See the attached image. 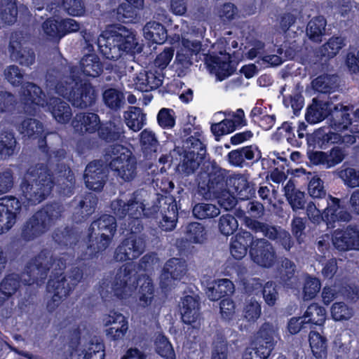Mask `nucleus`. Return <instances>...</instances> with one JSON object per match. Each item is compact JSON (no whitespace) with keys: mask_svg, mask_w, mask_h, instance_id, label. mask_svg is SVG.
Wrapping results in <instances>:
<instances>
[{"mask_svg":"<svg viewBox=\"0 0 359 359\" xmlns=\"http://www.w3.org/2000/svg\"><path fill=\"white\" fill-rule=\"evenodd\" d=\"M187 265L184 261L172 258L167 261L160 276V285L167 289L175 285V280H181L186 274Z\"/></svg>","mask_w":359,"mask_h":359,"instance_id":"f3484780","label":"nucleus"},{"mask_svg":"<svg viewBox=\"0 0 359 359\" xmlns=\"http://www.w3.org/2000/svg\"><path fill=\"white\" fill-rule=\"evenodd\" d=\"M249 253L253 262L264 268L271 267L276 261L272 245L265 239L253 241Z\"/></svg>","mask_w":359,"mask_h":359,"instance_id":"ddd939ff","label":"nucleus"},{"mask_svg":"<svg viewBox=\"0 0 359 359\" xmlns=\"http://www.w3.org/2000/svg\"><path fill=\"white\" fill-rule=\"evenodd\" d=\"M187 238L194 243H203L207 239L205 227L198 222H192L187 226Z\"/></svg>","mask_w":359,"mask_h":359,"instance_id":"de8ad7c7","label":"nucleus"},{"mask_svg":"<svg viewBox=\"0 0 359 359\" xmlns=\"http://www.w3.org/2000/svg\"><path fill=\"white\" fill-rule=\"evenodd\" d=\"M182 47L177 50L176 60L182 63L190 62V58L194 54H197L201 48L198 41L190 40L187 38V34H182Z\"/></svg>","mask_w":359,"mask_h":359,"instance_id":"c756f323","label":"nucleus"},{"mask_svg":"<svg viewBox=\"0 0 359 359\" xmlns=\"http://www.w3.org/2000/svg\"><path fill=\"white\" fill-rule=\"evenodd\" d=\"M285 195L291 205L292 210L296 211L304 208L305 195L304 193L297 190L292 181H288L284 187Z\"/></svg>","mask_w":359,"mask_h":359,"instance_id":"58836bf2","label":"nucleus"},{"mask_svg":"<svg viewBox=\"0 0 359 359\" xmlns=\"http://www.w3.org/2000/svg\"><path fill=\"white\" fill-rule=\"evenodd\" d=\"M9 52L12 59L18 61L22 65L28 67L34 62V53L25 46L24 36L20 33L12 35Z\"/></svg>","mask_w":359,"mask_h":359,"instance_id":"4be33fe9","label":"nucleus"},{"mask_svg":"<svg viewBox=\"0 0 359 359\" xmlns=\"http://www.w3.org/2000/svg\"><path fill=\"white\" fill-rule=\"evenodd\" d=\"M189 150L183 156V161L179 165L178 169L185 174L193 172L204 158L206 150L202 140L199 138L190 137L187 142Z\"/></svg>","mask_w":359,"mask_h":359,"instance_id":"f8f14e48","label":"nucleus"},{"mask_svg":"<svg viewBox=\"0 0 359 359\" xmlns=\"http://www.w3.org/2000/svg\"><path fill=\"white\" fill-rule=\"evenodd\" d=\"M320 283L318 278L308 276L304 285V299L309 300L316 297L320 289Z\"/></svg>","mask_w":359,"mask_h":359,"instance_id":"052dcab7","label":"nucleus"},{"mask_svg":"<svg viewBox=\"0 0 359 359\" xmlns=\"http://www.w3.org/2000/svg\"><path fill=\"white\" fill-rule=\"evenodd\" d=\"M228 185L229 189L233 190L241 200L248 199L252 194L248 178L244 175H234L231 177Z\"/></svg>","mask_w":359,"mask_h":359,"instance_id":"2f4dec72","label":"nucleus"},{"mask_svg":"<svg viewBox=\"0 0 359 359\" xmlns=\"http://www.w3.org/2000/svg\"><path fill=\"white\" fill-rule=\"evenodd\" d=\"M137 196L138 195H135L133 199L128 201L127 204L121 200L113 201L111 208L114 213L119 217L123 218L128 216V220L131 219L137 220L142 215L150 217L157 212V207H154L152 210L149 208L145 209L143 203L137 198Z\"/></svg>","mask_w":359,"mask_h":359,"instance_id":"9b49d317","label":"nucleus"},{"mask_svg":"<svg viewBox=\"0 0 359 359\" xmlns=\"http://www.w3.org/2000/svg\"><path fill=\"white\" fill-rule=\"evenodd\" d=\"M326 154V168H330L340 163L345 157V152L339 147H335Z\"/></svg>","mask_w":359,"mask_h":359,"instance_id":"0e129e2a","label":"nucleus"},{"mask_svg":"<svg viewBox=\"0 0 359 359\" xmlns=\"http://www.w3.org/2000/svg\"><path fill=\"white\" fill-rule=\"evenodd\" d=\"M339 202L337 198L329 197L327 208L323 212L324 222L327 228L334 227L337 223L348 222L351 219V215L341 207Z\"/></svg>","mask_w":359,"mask_h":359,"instance_id":"b1692460","label":"nucleus"},{"mask_svg":"<svg viewBox=\"0 0 359 359\" xmlns=\"http://www.w3.org/2000/svg\"><path fill=\"white\" fill-rule=\"evenodd\" d=\"M220 57L214 56L209 64L211 72L215 74L219 81H222L229 76L233 72L230 64V55L225 51H219Z\"/></svg>","mask_w":359,"mask_h":359,"instance_id":"bb28decb","label":"nucleus"},{"mask_svg":"<svg viewBox=\"0 0 359 359\" xmlns=\"http://www.w3.org/2000/svg\"><path fill=\"white\" fill-rule=\"evenodd\" d=\"M180 311L184 323H195L198 317V302L196 298L190 295L185 296L182 299Z\"/></svg>","mask_w":359,"mask_h":359,"instance_id":"7c9ffc66","label":"nucleus"},{"mask_svg":"<svg viewBox=\"0 0 359 359\" xmlns=\"http://www.w3.org/2000/svg\"><path fill=\"white\" fill-rule=\"evenodd\" d=\"M20 285L18 276L11 274L6 276L0 284V306L15 292Z\"/></svg>","mask_w":359,"mask_h":359,"instance_id":"37998d69","label":"nucleus"},{"mask_svg":"<svg viewBox=\"0 0 359 359\" xmlns=\"http://www.w3.org/2000/svg\"><path fill=\"white\" fill-rule=\"evenodd\" d=\"M115 219L110 215H104L91 224L90 237L93 238V234H97L100 235L102 238V244L98 246L99 249H106L108 247L115 232Z\"/></svg>","mask_w":359,"mask_h":359,"instance_id":"412c9836","label":"nucleus"},{"mask_svg":"<svg viewBox=\"0 0 359 359\" xmlns=\"http://www.w3.org/2000/svg\"><path fill=\"white\" fill-rule=\"evenodd\" d=\"M303 318L306 323L322 325L326 320V310L317 304H312L308 306Z\"/></svg>","mask_w":359,"mask_h":359,"instance_id":"79ce46f5","label":"nucleus"},{"mask_svg":"<svg viewBox=\"0 0 359 359\" xmlns=\"http://www.w3.org/2000/svg\"><path fill=\"white\" fill-rule=\"evenodd\" d=\"M104 344L97 339H93L83 346L78 359H104Z\"/></svg>","mask_w":359,"mask_h":359,"instance_id":"a19ab883","label":"nucleus"},{"mask_svg":"<svg viewBox=\"0 0 359 359\" xmlns=\"http://www.w3.org/2000/svg\"><path fill=\"white\" fill-rule=\"evenodd\" d=\"M245 224L248 228L254 230L255 232H262L269 239L275 240L277 243H280L285 249H290L292 246L291 238L287 231L282 229L270 226L267 224L251 219H247L245 220Z\"/></svg>","mask_w":359,"mask_h":359,"instance_id":"a211bd4d","label":"nucleus"},{"mask_svg":"<svg viewBox=\"0 0 359 359\" xmlns=\"http://www.w3.org/2000/svg\"><path fill=\"white\" fill-rule=\"evenodd\" d=\"M50 259L51 257L48 253H41L27 266L26 272L21 277L22 281L28 285L34 282L39 283L40 280L45 278L47 270L50 269L48 265Z\"/></svg>","mask_w":359,"mask_h":359,"instance_id":"6ab92c4d","label":"nucleus"},{"mask_svg":"<svg viewBox=\"0 0 359 359\" xmlns=\"http://www.w3.org/2000/svg\"><path fill=\"white\" fill-rule=\"evenodd\" d=\"M337 77L330 75H323L317 77L312 81L314 90L320 93H329L334 87Z\"/></svg>","mask_w":359,"mask_h":359,"instance_id":"603ef678","label":"nucleus"},{"mask_svg":"<svg viewBox=\"0 0 359 359\" xmlns=\"http://www.w3.org/2000/svg\"><path fill=\"white\" fill-rule=\"evenodd\" d=\"M104 332L107 337L112 340L122 339L128 329L127 318L121 313L112 311L104 315L102 320Z\"/></svg>","mask_w":359,"mask_h":359,"instance_id":"dca6fc26","label":"nucleus"},{"mask_svg":"<svg viewBox=\"0 0 359 359\" xmlns=\"http://www.w3.org/2000/svg\"><path fill=\"white\" fill-rule=\"evenodd\" d=\"M177 219V210L176 204L174 202H170L168 208V214L163 216L161 222L162 228L165 231H171L176 226Z\"/></svg>","mask_w":359,"mask_h":359,"instance_id":"4d7b16f0","label":"nucleus"},{"mask_svg":"<svg viewBox=\"0 0 359 359\" xmlns=\"http://www.w3.org/2000/svg\"><path fill=\"white\" fill-rule=\"evenodd\" d=\"M238 224L236 218L230 214L223 215L219 220L218 227L222 234L229 236L237 229Z\"/></svg>","mask_w":359,"mask_h":359,"instance_id":"864d4df0","label":"nucleus"},{"mask_svg":"<svg viewBox=\"0 0 359 359\" xmlns=\"http://www.w3.org/2000/svg\"><path fill=\"white\" fill-rule=\"evenodd\" d=\"M111 156H114L110 162V168L117 176L124 181H130L136 176V160L130 151L119 145L113 144Z\"/></svg>","mask_w":359,"mask_h":359,"instance_id":"1a4fd4ad","label":"nucleus"},{"mask_svg":"<svg viewBox=\"0 0 359 359\" xmlns=\"http://www.w3.org/2000/svg\"><path fill=\"white\" fill-rule=\"evenodd\" d=\"M137 285V309L147 311L154 309L156 300L152 280L147 276H143L137 280L132 263L126 264L119 269L112 284L111 290L118 299L127 300L132 297Z\"/></svg>","mask_w":359,"mask_h":359,"instance_id":"f257e3e1","label":"nucleus"},{"mask_svg":"<svg viewBox=\"0 0 359 359\" xmlns=\"http://www.w3.org/2000/svg\"><path fill=\"white\" fill-rule=\"evenodd\" d=\"M332 243L339 250H359V230L348 227L345 230L337 229L332 236Z\"/></svg>","mask_w":359,"mask_h":359,"instance_id":"5701e85b","label":"nucleus"},{"mask_svg":"<svg viewBox=\"0 0 359 359\" xmlns=\"http://www.w3.org/2000/svg\"><path fill=\"white\" fill-rule=\"evenodd\" d=\"M117 9V18L130 22L137 15V10L143 6V0H124Z\"/></svg>","mask_w":359,"mask_h":359,"instance_id":"473e14b6","label":"nucleus"},{"mask_svg":"<svg viewBox=\"0 0 359 359\" xmlns=\"http://www.w3.org/2000/svg\"><path fill=\"white\" fill-rule=\"evenodd\" d=\"M234 291V285L229 279H220L213 284L212 287H208L207 295L212 301H216L222 297L232 294Z\"/></svg>","mask_w":359,"mask_h":359,"instance_id":"f704fd0d","label":"nucleus"},{"mask_svg":"<svg viewBox=\"0 0 359 359\" xmlns=\"http://www.w3.org/2000/svg\"><path fill=\"white\" fill-rule=\"evenodd\" d=\"M62 7L72 16H82L85 13V6L81 0H62Z\"/></svg>","mask_w":359,"mask_h":359,"instance_id":"680f3d73","label":"nucleus"},{"mask_svg":"<svg viewBox=\"0 0 359 359\" xmlns=\"http://www.w3.org/2000/svg\"><path fill=\"white\" fill-rule=\"evenodd\" d=\"M252 237L250 232L241 231L231 238L230 252L236 259H241L247 254L248 244H252Z\"/></svg>","mask_w":359,"mask_h":359,"instance_id":"cd10ccee","label":"nucleus"},{"mask_svg":"<svg viewBox=\"0 0 359 359\" xmlns=\"http://www.w3.org/2000/svg\"><path fill=\"white\" fill-rule=\"evenodd\" d=\"M53 186V181L46 166L38 164L30 167L24 175L20 187L22 191L21 201L27 205L36 204L49 194Z\"/></svg>","mask_w":359,"mask_h":359,"instance_id":"20e7f679","label":"nucleus"},{"mask_svg":"<svg viewBox=\"0 0 359 359\" xmlns=\"http://www.w3.org/2000/svg\"><path fill=\"white\" fill-rule=\"evenodd\" d=\"M235 130L233 121L229 118H224L219 123L212 124L211 126V131L217 137L229 134Z\"/></svg>","mask_w":359,"mask_h":359,"instance_id":"e2e57ef3","label":"nucleus"},{"mask_svg":"<svg viewBox=\"0 0 359 359\" xmlns=\"http://www.w3.org/2000/svg\"><path fill=\"white\" fill-rule=\"evenodd\" d=\"M344 45L343 38L332 37L323 46L321 49L322 55L327 57H332L339 53Z\"/></svg>","mask_w":359,"mask_h":359,"instance_id":"5fc2aeb1","label":"nucleus"},{"mask_svg":"<svg viewBox=\"0 0 359 359\" xmlns=\"http://www.w3.org/2000/svg\"><path fill=\"white\" fill-rule=\"evenodd\" d=\"M156 351L166 359H175V355L172 345L163 335H158L156 339Z\"/></svg>","mask_w":359,"mask_h":359,"instance_id":"6e6d98bb","label":"nucleus"},{"mask_svg":"<svg viewBox=\"0 0 359 359\" xmlns=\"http://www.w3.org/2000/svg\"><path fill=\"white\" fill-rule=\"evenodd\" d=\"M220 213L219 209L213 204L200 203L193 208V215L199 219L213 218Z\"/></svg>","mask_w":359,"mask_h":359,"instance_id":"49530a36","label":"nucleus"},{"mask_svg":"<svg viewBox=\"0 0 359 359\" xmlns=\"http://www.w3.org/2000/svg\"><path fill=\"white\" fill-rule=\"evenodd\" d=\"M51 209L41 210L36 212L27 222L22 231V236L25 240H31L45 231L53 217H56Z\"/></svg>","mask_w":359,"mask_h":359,"instance_id":"2eb2a0df","label":"nucleus"},{"mask_svg":"<svg viewBox=\"0 0 359 359\" xmlns=\"http://www.w3.org/2000/svg\"><path fill=\"white\" fill-rule=\"evenodd\" d=\"M102 72V67L98 57L94 54L90 53L84 56L79 62V65L72 69L71 74L72 79H76L80 81L79 73H82L84 76L96 77Z\"/></svg>","mask_w":359,"mask_h":359,"instance_id":"393cba45","label":"nucleus"},{"mask_svg":"<svg viewBox=\"0 0 359 359\" xmlns=\"http://www.w3.org/2000/svg\"><path fill=\"white\" fill-rule=\"evenodd\" d=\"M100 52L109 60H117L123 53H140L142 46L133 32L125 27H111L104 31L97 39Z\"/></svg>","mask_w":359,"mask_h":359,"instance_id":"7ed1b4c3","label":"nucleus"},{"mask_svg":"<svg viewBox=\"0 0 359 359\" xmlns=\"http://www.w3.org/2000/svg\"><path fill=\"white\" fill-rule=\"evenodd\" d=\"M351 127L349 128V131L351 133V135L348 134H344L341 135L338 133L329 131L327 133L325 134L324 140L325 141H327V142L330 143H344L346 144H352L355 142V138H359V128L358 126L356 125H350ZM346 129H344L346 130ZM339 132L338 130H337ZM341 130V132H343Z\"/></svg>","mask_w":359,"mask_h":359,"instance_id":"4c0bfd02","label":"nucleus"},{"mask_svg":"<svg viewBox=\"0 0 359 359\" xmlns=\"http://www.w3.org/2000/svg\"><path fill=\"white\" fill-rule=\"evenodd\" d=\"M350 107L338 104L333 105L327 102H318L313 99L312 104L308 108L305 117L312 124L323 120L328 114L332 116L331 127L334 130L341 131L346 129L350 123L348 111Z\"/></svg>","mask_w":359,"mask_h":359,"instance_id":"423d86ee","label":"nucleus"},{"mask_svg":"<svg viewBox=\"0 0 359 359\" xmlns=\"http://www.w3.org/2000/svg\"><path fill=\"white\" fill-rule=\"evenodd\" d=\"M326 20L322 16L312 19L307 26V35L313 41L319 42L325 32Z\"/></svg>","mask_w":359,"mask_h":359,"instance_id":"c03bdc74","label":"nucleus"},{"mask_svg":"<svg viewBox=\"0 0 359 359\" xmlns=\"http://www.w3.org/2000/svg\"><path fill=\"white\" fill-rule=\"evenodd\" d=\"M105 177L104 168L99 161L91 162L87 165L84 180L88 189L95 191L100 190L104 185Z\"/></svg>","mask_w":359,"mask_h":359,"instance_id":"a878e982","label":"nucleus"},{"mask_svg":"<svg viewBox=\"0 0 359 359\" xmlns=\"http://www.w3.org/2000/svg\"><path fill=\"white\" fill-rule=\"evenodd\" d=\"M339 175L346 186L352 188L359 187V170L347 168L341 170Z\"/></svg>","mask_w":359,"mask_h":359,"instance_id":"bf43d9fd","label":"nucleus"},{"mask_svg":"<svg viewBox=\"0 0 359 359\" xmlns=\"http://www.w3.org/2000/svg\"><path fill=\"white\" fill-rule=\"evenodd\" d=\"M144 248V239L133 233L116 248L114 258L118 262L133 260L143 253Z\"/></svg>","mask_w":359,"mask_h":359,"instance_id":"4468645a","label":"nucleus"},{"mask_svg":"<svg viewBox=\"0 0 359 359\" xmlns=\"http://www.w3.org/2000/svg\"><path fill=\"white\" fill-rule=\"evenodd\" d=\"M15 142L12 133L4 132L0 134V156L1 158H6L13 154Z\"/></svg>","mask_w":359,"mask_h":359,"instance_id":"8fccbe9b","label":"nucleus"},{"mask_svg":"<svg viewBox=\"0 0 359 359\" xmlns=\"http://www.w3.org/2000/svg\"><path fill=\"white\" fill-rule=\"evenodd\" d=\"M55 94L68 99L76 107L86 108L95 101V90L82 79L64 78L54 86Z\"/></svg>","mask_w":359,"mask_h":359,"instance_id":"0eeeda50","label":"nucleus"},{"mask_svg":"<svg viewBox=\"0 0 359 359\" xmlns=\"http://www.w3.org/2000/svg\"><path fill=\"white\" fill-rule=\"evenodd\" d=\"M53 86L50 82L48 84V95L51 96L48 102L39 87L32 83H27L22 86L21 100L25 104V111L27 114H35L38 108L47 106L54 119L59 123L65 124L72 118V109L67 103L53 97L55 93L54 88H52Z\"/></svg>","mask_w":359,"mask_h":359,"instance_id":"f03ea898","label":"nucleus"},{"mask_svg":"<svg viewBox=\"0 0 359 359\" xmlns=\"http://www.w3.org/2000/svg\"><path fill=\"white\" fill-rule=\"evenodd\" d=\"M224 182L219 179H215V181L209 180L207 185L204 182H199L198 187L201 189V194L205 197H215L218 199V202L222 207L225 210L231 209L237 203V199H239L237 194L233 190H222L224 187Z\"/></svg>","mask_w":359,"mask_h":359,"instance_id":"9d476101","label":"nucleus"},{"mask_svg":"<svg viewBox=\"0 0 359 359\" xmlns=\"http://www.w3.org/2000/svg\"><path fill=\"white\" fill-rule=\"evenodd\" d=\"M157 118L159 125L164 128H170L175 126L174 111L171 109L165 108L161 109Z\"/></svg>","mask_w":359,"mask_h":359,"instance_id":"774afa93","label":"nucleus"},{"mask_svg":"<svg viewBox=\"0 0 359 359\" xmlns=\"http://www.w3.org/2000/svg\"><path fill=\"white\" fill-rule=\"evenodd\" d=\"M330 314L334 321L350 320L354 314L353 309L344 302H335L330 308Z\"/></svg>","mask_w":359,"mask_h":359,"instance_id":"a18cd8bd","label":"nucleus"},{"mask_svg":"<svg viewBox=\"0 0 359 359\" xmlns=\"http://www.w3.org/2000/svg\"><path fill=\"white\" fill-rule=\"evenodd\" d=\"M100 124L98 116L94 113L76 114L72 121V126L75 130L94 133Z\"/></svg>","mask_w":359,"mask_h":359,"instance_id":"c85d7f7f","label":"nucleus"},{"mask_svg":"<svg viewBox=\"0 0 359 359\" xmlns=\"http://www.w3.org/2000/svg\"><path fill=\"white\" fill-rule=\"evenodd\" d=\"M277 330L269 323L262 325L257 332L252 347L246 348L243 359H266L276 343Z\"/></svg>","mask_w":359,"mask_h":359,"instance_id":"6e6552de","label":"nucleus"},{"mask_svg":"<svg viewBox=\"0 0 359 359\" xmlns=\"http://www.w3.org/2000/svg\"><path fill=\"white\" fill-rule=\"evenodd\" d=\"M103 100L107 107L116 109L123 104L124 95L121 91L110 88L104 92Z\"/></svg>","mask_w":359,"mask_h":359,"instance_id":"3c124183","label":"nucleus"},{"mask_svg":"<svg viewBox=\"0 0 359 359\" xmlns=\"http://www.w3.org/2000/svg\"><path fill=\"white\" fill-rule=\"evenodd\" d=\"M4 76L8 82L13 86H17L22 83L24 74L18 66L11 65L5 69Z\"/></svg>","mask_w":359,"mask_h":359,"instance_id":"69168bd1","label":"nucleus"},{"mask_svg":"<svg viewBox=\"0 0 359 359\" xmlns=\"http://www.w3.org/2000/svg\"><path fill=\"white\" fill-rule=\"evenodd\" d=\"M124 118L127 126L135 132L141 130L145 124V115L138 107H130L125 112Z\"/></svg>","mask_w":359,"mask_h":359,"instance_id":"ea45409f","label":"nucleus"},{"mask_svg":"<svg viewBox=\"0 0 359 359\" xmlns=\"http://www.w3.org/2000/svg\"><path fill=\"white\" fill-rule=\"evenodd\" d=\"M65 263L61 259L54 260L51 264L52 273L55 274V278H51L47 286L48 296L50 298L47 303V308L49 311H53L59 306L63 298L66 297L72 287L74 286L81 278V273L80 271L76 270L74 277L68 282V280L62 276V271L65 268Z\"/></svg>","mask_w":359,"mask_h":359,"instance_id":"39448f33","label":"nucleus"},{"mask_svg":"<svg viewBox=\"0 0 359 359\" xmlns=\"http://www.w3.org/2000/svg\"><path fill=\"white\" fill-rule=\"evenodd\" d=\"M99 135L107 142H114L121 140L123 134V126L121 122H109L101 126Z\"/></svg>","mask_w":359,"mask_h":359,"instance_id":"c9c22d12","label":"nucleus"},{"mask_svg":"<svg viewBox=\"0 0 359 359\" xmlns=\"http://www.w3.org/2000/svg\"><path fill=\"white\" fill-rule=\"evenodd\" d=\"M43 32L50 37H62L61 25L59 19L50 18L42 26Z\"/></svg>","mask_w":359,"mask_h":359,"instance_id":"338daca9","label":"nucleus"},{"mask_svg":"<svg viewBox=\"0 0 359 359\" xmlns=\"http://www.w3.org/2000/svg\"><path fill=\"white\" fill-rule=\"evenodd\" d=\"M20 202L15 197L0 198V234L8 231L15 222Z\"/></svg>","mask_w":359,"mask_h":359,"instance_id":"aec40b11","label":"nucleus"},{"mask_svg":"<svg viewBox=\"0 0 359 359\" xmlns=\"http://www.w3.org/2000/svg\"><path fill=\"white\" fill-rule=\"evenodd\" d=\"M261 306L255 299H250L245 302L243 308V316L248 322H255L260 316Z\"/></svg>","mask_w":359,"mask_h":359,"instance_id":"13d9d810","label":"nucleus"},{"mask_svg":"<svg viewBox=\"0 0 359 359\" xmlns=\"http://www.w3.org/2000/svg\"><path fill=\"white\" fill-rule=\"evenodd\" d=\"M144 38L153 43H163L167 38V31L165 27L156 22H149L143 28Z\"/></svg>","mask_w":359,"mask_h":359,"instance_id":"72a5a7b5","label":"nucleus"},{"mask_svg":"<svg viewBox=\"0 0 359 359\" xmlns=\"http://www.w3.org/2000/svg\"><path fill=\"white\" fill-rule=\"evenodd\" d=\"M309 345L313 356L316 359H326L327 355V344L325 337L316 332L309 334Z\"/></svg>","mask_w":359,"mask_h":359,"instance_id":"e433bc0d","label":"nucleus"},{"mask_svg":"<svg viewBox=\"0 0 359 359\" xmlns=\"http://www.w3.org/2000/svg\"><path fill=\"white\" fill-rule=\"evenodd\" d=\"M18 130L25 137L35 138L43 132V126L36 119L27 118L21 123Z\"/></svg>","mask_w":359,"mask_h":359,"instance_id":"09e8293b","label":"nucleus"}]
</instances>
